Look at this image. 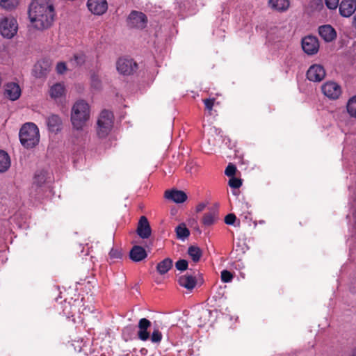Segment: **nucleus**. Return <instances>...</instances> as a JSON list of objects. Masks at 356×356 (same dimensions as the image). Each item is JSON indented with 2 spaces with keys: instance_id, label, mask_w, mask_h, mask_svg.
<instances>
[{
  "instance_id": "nucleus-1",
  "label": "nucleus",
  "mask_w": 356,
  "mask_h": 356,
  "mask_svg": "<svg viewBox=\"0 0 356 356\" xmlns=\"http://www.w3.org/2000/svg\"><path fill=\"white\" fill-rule=\"evenodd\" d=\"M55 16V8L51 0H33L29 6V18L33 26L38 30L50 28Z\"/></svg>"
},
{
  "instance_id": "nucleus-2",
  "label": "nucleus",
  "mask_w": 356,
  "mask_h": 356,
  "mask_svg": "<svg viewBox=\"0 0 356 356\" xmlns=\"http://www.w3.org/2000/svg\"><path fill=\"white\" fill-rule=\"evenodd\" d=\"M90 106L84 100L76 101L72 107L70 120L73 128L83 130L90 118Z\"/></svg>"
},
{
  "instance_id": "nucleus-3",
  "label": "nucleus",
  "mask_w": 356,
  "mask_h": 356,
  "mask_svg": "<svg viewBox=\"0 0 356 356\" xmlns=\"http://www.w3.org/2000/svg\"><path fill=\"white\" fill-rule=\"evenodd\" d=\"M19 135L22 145L26 148L35 147L40 140L39 129L35 124L31 122L24 124Z\"/></svg>"
},
{
  "instance_id": "nucleus-4",
  "label": "nucleus",
  "mask_w": 356,
  "mask_h": 356,
  "mask_svg": "<svg viewBox=\"0 0 356 356\" xmlns=\"http://www.w3.org/2000/svg\"><path fill=\"white\" fill-rule=\"evenodd\" d=\"M114 116L112 112L104 110L99 114L97 122V134L99 138L106 137L113 126Z\"/></svg>"
},
{
  "instance_id": "nucleus-5",
  "label": "nucleus",
  "mask_w": 356,
  "mask_h": 356,
  "mask_svg": "<svg viewBox=\"0 0 356 356\" xmlns=\"http://www.w3.org/2000/svg\"><path fill=\"white\" fill-rule=\"evenodd\" d=\"M18 24L12 16L0 17V33L8 39L13 38L17 33Z\"/></svg>"
},
{
  "instance_id": "nucleus-6",
  "label": "nucleus",
  "mask_w": 356,
  "mask_h": 356,
  "mask_svg": "<svg viewBox=\"0 0 356 356\" xmlns=\"http://www.w3.org/2000/svg\"><path fill=\"white\" fill-rule=\"evenodd\" d=\"M127 26L131 29H143L147 24V17L142 12L133 10L127 19Z\"/></svg>"
},
{
  "instance_id": "nucleus-7",
  "label": "nucleus",
  "mask_w": 356,
  "mask_h": 356,
  "mask_svg": "<svg viewBox=\"0 0 356 356\" xmlns=\"http://www.w3.org/2000/svg\"><path fill=\"white\" fill-rule=\"evenodd\" d=\"M161 323L157 321L151 322L146 318H143L139 320L138 327V334H161L159 331Z\"/></svg>"
},
{
  "instance_id": "nucleus-8",
  "label": "nucleus",
  "mask_w": 356,
  "mask_h": 356,
  "mask_svg": "<svg viewBox=\"0 0 356 356\" xmlns=\"http://www.w3.org/2000/svg\"><path fill=\"white\" fill-rule=\"evenodd\" d=\"M216 310L202 309L197 313V324L200 327L211 326L215 321L217 315Z\"/></svg>"
},
{
  "instance_id": "nucleus-9",
  "label": "nucleus",
  "mask_w": 356,
  "mask_h": 356,
  "mask_svg": "<svg viewBox=\"0 0 356 356\" xmlns=\"http://www.w3.org/2000/svg\"><path fill=\"white\" fill-rule=\"evenodd\" d=\"M302 48L308 55L316 54L319 49V42L316 37L307 35L302 40Z\"/></svg>"
},
{
  "instance_id": "nucleus-10",
  "label": "nucleus",
  "mask_w": 356,
  "mask_h": 356,
  "mask_svg": "<svg viewBox=\"0 0 356 356\" xmlns=\"http://www.w3.org/2000/svg\"><path fill=\"white\" fill-rule=\"evenodd\" d=\"M116 67L120 74L129 75L136 71L137 64L131 59L119 58L116 63Z\"/></svg>"
},
{
  "instance_id": "nucleus-11",
  "label": "nucleus",
  "mask_w": 356,
  "mask_h": 356,
  "mask_svg": "<svg viewBox=\"0 0 356 356\" xmlns=\"http://www.w3.org/2000/svg\"><path fill=\"white\" fill-rule=\"evenodd\" d=\"M324 67L318 64H314L309 67L307 72V79L314 82H320L325 76Z\"/></svg>"
},
{
  "instance_id": "nucleus-12",
  "label": "nucleus",
  "mask_w": 356,
  "mask_h": 356,
  "mask_svg": "<svg viewBox=\"0 0 356 356\" xmlns=\"http://www.w3.org/2000/svg\"><path fill=\"white\" fill-rule=\"evenodd\" d=\"M322 92L330 99H337L341 95L340 86L334 82H327L322 86Z\"/></svg>"
},
{
  "instance_id": "nucleus-13",
  "label": "nucleus",
  "mask_w": 356,
  "mask_h": 356,
  "mask_svg": "<svg viewBox=\"0 0 356 356\" xmlns=\"http://www.w3.org/2000/svg\"><path fill=\"white\" fill-rule=\"evenodd\" d=\"M318 32L321 38L326 42L334 41L337 36L336 30L330 24L320 26Z\"/></svg>"
},
{
  "instance_id": "nucleus-14",
  "label": "nucleus",
  "mask_w": 356,
  "mask_h": 356,
  "mask_svg": "<svg viewBox=\"0 0 356 356\" xmlns=\"http://www.w3.org/2000/svg\"><path fill=\"white\" fill-rule=\"evenodd\" d=\"M87 6L90 12L95 15H102L108 9L106 0H88Z\"/></svg>"
},
{
  "instance_id": "nucleus-15",
  "label": "nucleus",
  "mask_w": 356,
  "mask_h": 356,
  "mask_svg": "<svg viewBox=\"0 0 356 356\" xmlns=\"http://www.w3.org/2000/svg\"><path fill=\"white\" fill-rule=\"evenodd\" d=\"M136 232L138 235L143 239L148 238L151 236L152 229L145 216L140 218Z\"/></svg>"
},
{
  "instance_id": "nucleus-16",
  "label": "nucleus",
  "mask_w": 356,
  "mask_h": 356,
  "mask_svg": "<svg viewBox=\"0 0 356 356\" xmlns=\"http://www.w3.org/2000/svg\"><path fill=\"white\" fill-rule=\"evenodd\" d=\"M340 15L343 17H350L356 10V3L352 0H342L339 6Z\"/></svg>"
},
{
  "instance_id": "nucleus-17",
  "label": "nucleus",
  "mask_w": 356,
  "mask_h": 356,
  "mask_svg": "<svg viewBox=\"0 0 356 356\" xmlns=\"http://www.w3.org/2000/svg\"><path fill=\"white\" fill-rule=\"evenodd\" d=\"M165 197L175 203H182L186 200L187 195L182 191L172 190L165 192Z\"/></svg>"
},
{
  "instance_id": "nucleus-18",
  "label": "nucleus",
  "mask_w": 356,
  "mask_h": 356,
  "mask_svg": "<svg viewBox=\"0 0 356 356\" xmlns=\"http://www.w3.org/2000/svg\"><path fill=\"white\" fill-rule=\"evenodd\" d=\"M21 95V89L18 84L9 83L6 86L5 95L12 101L17 100Z\"/></svg>"
},
{
  "instance_id": "nucleus-19",
  "label": "nucleus",
  "mask_w": 356,
  "mask_h": 356,
  "mask_svg": "<svg viewBox=\"0 0 356 356\" xmlns=\"http://www.w3.org/2000/svg\"><path fill=\"white\" fill-rule=\"evenodd\" d=\"M130 259L134 262H139L147 257L145 250L140 245H134L129 252Z\"/></svg>"
},
{
  "instance_id": "nucleus-20",
  "label": "nucleus",
  "mask_w": 356,
  "mask_h": 356,
  "mask_svg": "<svg viewBox=\"0 0 356 356\" xmlns=\"http://www.w3.org/2000/svg\"><path fill=\"white\" fill-rule=\"evenodd\" d=\"M48 129L51 132H57L61 129L62 120L58 115L52 114L47 118Z\"/></svg>"
},
{
  "instance_id": "nucleus-21",
  "label": "nucleus",
  "mask_w": 356,
  "mask_h": 356,
  "mask_svg": "<svg viewBox=\"0 0 356 356\" xmlns=\"http://www.w3.org/2000/svg\"><path fill=\"white\" fill-rule=\"evenodd\" d=\"M178 283L188 290H191L195 286L197 281L195 277L185 275L179 277Z\"/></svg>"
},
{
  "instance_id": "nucleus-22",
  "label": "nucleus",
  "mask_w": 356,
  "mask_h": 356,
  "mask_svg": "<svg viewBox=\"0 0 356 356\" xmlns=\"http://www.w3.org/2000/svg\"><path fill=\"white\" fill-rule=\"evenodd\" d=\"M289 0H268V6L277 11H285L289 7Z\"/></svg>"
},
{
  "instance_id": "nucleus-23",
  "label": "nucleus",
  "mask_w": 356,
  "mask_h": 356,
  "mask_svg": "<svg viewBox=\"0 0 356 356\" xmlns=\"http://www.w3.org/2000/svg\"><path fill=\"white\" fill-rule=\"evenodd\" d=\"M49 71V65L47 63L38 62L34 66L33 73L37 78L45 76Z\"/></svg>"
},
{
  "instance_id": "nucleus-24",
  "label": "nucleus",
  "mask_w": 356,
  "mask_h": 356,
  "mask_svg": "<svg viewBox=\"0 0 356 356\" xmlns=\"http://www.w3.org/2000/svg\"><path fill=\"white\" fill-rule=\"evenodd\" d=\"M65 88L63 84L57 83L53 85L49 90V95L51 98L56 99L65 95Z\"/></svg>"
},
{
  "instance_id": "nucleus-25",
  "label": "nucleus",
  "mask_w": 356,
  "mask_h": 356,
  "mask_svg": "<svg viewBox=\"0 0 356 356\" xmlns=\"http://www.w3.org/2000/svg\"><path fill=\"white\" fill-rule=\"evenodd\" d=\"M10 166V159L7 152L0 149V173L6 172Z\"/></svg>"
},
{
  "instance_id": "nucleus-26",
  "label": "nucleus",
  "mask_w": 356,
  "mask_h": 356,
  "mask_svg": "<svg viewBox=\"0 0 356 356\" xmlns=\"http://www.w3.org/2000/svg\"><path fill=\"white\" fill-rule=\"evenodd\" d=\"M172 266V260L165 258L156 266V270L161 275L165 274Z\"/></svg>"
},
{
  "instance_id": "nucleus-27",
  "label": "nucleus",
  "mask_w": 356,
  "mask_h": 356,
  "mask_svg": "<svg viewBox=\"0 0 356 356\" xmlns=\"http://www.w3.org/2000/svg\"><path fill=\"white\" fill-rule=\"evenodd\" d=\"M188 254L192 260L195 263H197L200 260L202 256V251L199 247L191 245L188 249Z\"/></svg>"
},
{
  "instance_id": "nucleus-28",
  "label": "nucleus",
  "mask_w": 356,
  "mask_h": 356,
  "mask_svg": "<svg viewBox=\"0 0 356 356\" xmlns=\"http://www.w3.org/2000/svg\"><path fill=\"white\" fill-rule=\"evenodd\" d=\"M218 218V215L215 211L206 213L202 218V222L206 226L211 225Z\"/></svg>"
},
{
  "instance_id": "nucleus-29",
  "label": "nucleus",
  "mask_w": 356,
  "mask_h": 356,
  "mask_svg": "<svg viewBox=\"0 0 356 356\" xmlns=\"http://www.w3.org/2000/svg\"><path fill=\"white\" fill-rule=\"evenodd\" d=\"M346 108L348 114L351 117L356 118V96L351 97L348 100Z\"/></svg>"
},
{
  "instance_id": "nucleus-30",
  "label": "nucleus",
  "mask_w": 356,
  "mask_h": 356,
  "mask_svg": "<svg viewBox=\"0 0 356 356\" xmlns=\"http://www.w3.org/2000/svg\"><path fill=\"white\" fill-rule=\"evenodd\" d=\"M176 234L177 238H185L188 237L190 234V232L188 229L186 227L184 224H180L179 226L176 227Z\"/></svg>"
},
{
  "instance_id": "nucleus-31",
  "label": "nucleus",
  "mask_w": 356,
  "mask_h": 356,
  "mask_svg": "<svg viewBox=\"0 0 356 356\" xmlns=\"http://www.w3.org/2000/svg\"><path fill=\"white\" fill-rule=\"evenodd\" d=\"M18 4V0H0V6L6 10L15 9Z\"/></svg>"
},
{
  "instance_id": "nucleus-32",
  "label": "nucleus",
  "mask_w": 356,
  "mask_h": 356,
  "mask_svg": "<svg viewBox=\"0 0 356 356\" xmlns=\"http://www.w3.org/2000/svg\"><path fill=\"white\" fill-rule=\"evenodd\" d=\"M85 62V56L83 54H74L73 58L70 60L72 66L76 67L83 64Z\"/></svg>"
},
{
  "instance_id": "nucleus-33",
  "label": "nucleus",
  "mask_w": 356,
  "mask_h": 356,
  "mask_svg": "<svg viewBox=\"0 0 356 356\" xmlns=\"http://www.w3.org/2000/svg\"><path fill=\"white\" fill-rule=\"evenodd\" d=\"M138 339L141 341L150 339L152 343H158L161 341L162 335H137Z\"/></svg>"
},
{
  "instance_id": "nucleus-34",
  "label": "nucleus",
  "mask_w": 356,
  "mask_h": 356,
  "mask_svg": "<svg viewBox=\"0 0 356 356\" xmlns=\"http://www.w3.org/2000/svg\"><path fill=\"white\" fill-rule=\"evenodd\" d=\"M220 278L222 282L228 283L232 282L234 278V275L227 270H223L221 271Z\"/></svg>"
},
{
  "instance_id": "nucleus-35",
  "label": "nucleus",
  "mask_w": 356,
  "mask_h": 356,
  "mask_svg": "<svg viewBox=\"0 0 356 356\" xmlns=\"http://www.w3.org/2000/svg\"><path fill=\"white\" fill-rule=\"evenodd\" d=\"M228 184L232 188H238L242 185V180L235 177H232L229 179Z\"/></svg>"
},
{
  "instance_id": "nucleus-36",
  "label": "nucleus",
  "mask_w": 356,
  "mask_h": 356,
  "mask_svg": "<svg viewBox=\"0 0 356 356\" xmlns=\"http://www.w3.org/2000/svg\"><path fill=\"white\" fill-rule=\"evenodd\" d=\"M91 86L95 89H99L101 88V80L97 75L93 74L91 76Z\"/></svg>"
},
{
  "instance_id": "nucleus-37",
  "label": "nucleus",
  "mask_w": 356,
  "mask_h": 356,
  "mask_svg": "<svg viewBox=\"0 0 356 356\" xmlns=\"http://www.w3.org/2000/svg\"><path fill=\"white\" fill-rule=\"evenodd\" d=\"M175 267L179 270H181V271L185 270L188 268V261L185 259L178 260L175 263Z\"/></svg>"
},
{
  "instance_id": "nucleus-38",
  "label": "nucleus",
  "mask_w": 356,
  "mask_h": 356,
  "mask_svg": "<svg viewBox=\"0 0 356 356\" xmlns=\"http://www.w3.org/2000/svg\"><path fill=\"white\" fill-rule=\"evenodd\" d=\"M236 168L234 165L232 164V163H229L227 167L225 169V174L227 176V177H234V175L236 173Z\"/></svg>"
},
{
  "instance_id": "nucleus-39",
  "label": "nucleus",
  "mask_w": 356,
  "mask_h": 356,
  "mask_svg": "<svg viewBox=\"0 0 356 356\" xmlns=\"http://www.w3.org/2000/svg\"><path fill=\"white\" fill-rule=\"evenodd\" d=\"M326 6L331 10L336 9L339 6V0H325Z\"/></svg>"
},
{
  "instance_id": "nucleus-40",
  "label": "nucleus",
  "mask_w": 356,
  "mask_h": 356,
  "mask_svg": "<svg viewBox=\"0 0 356 356\" xmlns=\"http://www.w3.org/2000/svg\"><path fill=\"white\" fill-rule=\"evenodd\" d=\"M215 101L216 99L214 98L204 99L203 102L205 105L206 109L208 110L209 111H211L214 106Z\"/></svg>"
},
{
  "instance_id": "nucleus-41",
  "label": "nucleus",
  "mask_w": 356,
  "mask_h": 356,
  "mask_svg": "<svg viewBox=\"0 0 356 356\" xmlns=\"http://www.w3.org/2000/svg\"><path fill=\"white\" fill-rule=\"evenodd\" d=\"M236 217L234 213H229L225 218V222L227 225H232L234 223Z\"/></svg>"
},
{
  "instance_id": "nucleus-42",
  "label": "nucleus",
  "mask_w": 356,
  "mask_h": 356,
  "mask_svg": "<svg viewBox=\"0 0 356 356\" xmlns=\"http://www.w3.org/2000/svg\"><path fill=\"white\" fill-rule=\"evenodd\" d=\"M66 69L65 63H58L56 65V70L58 74H63L66 71Z\"/></svg>"
},
{
  "instance_id": "nucleus-43",
  "label": "nucleus",
  "mask_w": 356,
  "mask_h": 356,
  "mask_svg": "<svg viewBox=\"0 0 356 356\" xmlns=\"http://www.w3.org/2000/svg\"><path fill=\"white\" fill-rule=\"evenodd\" d=\"M111 258L118 259L122 256V253L118 250L112 249L109 253Z\"/></svg>"
},
{
  "instance_id": "nucleus-44",
  "label": "nucleus",
  "mask_w": 356,
  "mask_h": 356,
  "mask_svg": "<svg viewBox=\"0 0 356 356\" xmlns=\"http://www.w3.org/2000/svg\"><path fill=\"white\" fill-rule=\"evenodd\" d=\"M205 207V204L202 203V204H199L197 207H196V211L197 212H200L202 211Z\"/></svg>"
},
{
  "instance_id": "nucleus-45",
  "label": "nucleus",
  "mask_w": 356,
  "mask_h": 356,
  "mask_svg": "<svg viewBox=\"0 0 356 356\" xmlns=\"http://www.w3.org/2000/svg\"><path fill=\"white\" fill-rule=\"evenodd\" d=\"M353 26L356 29V15L353 18Z\"/></svg>"
},
{
  "instance_id": "nucleus-46",
  "label": "nucleus",
  "mask_w": 356,
  "mask_h": 356,
  "mask_svg": "<svg viewBox=\"0 0 356 356\" xmlns=\"http://www.w3.org/2000/svg\"><path fill=\"white\" fill-rule=\"evenodd\" d=\"M351 356H356V354H353Z\"/></svg>"
}]
</instances>
